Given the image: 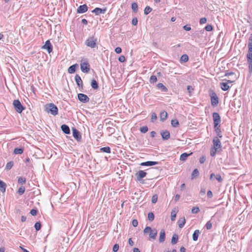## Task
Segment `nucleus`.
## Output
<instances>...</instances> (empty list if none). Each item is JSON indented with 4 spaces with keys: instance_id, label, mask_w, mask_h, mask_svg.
Instances as JSON below:
<instances>
[{
    "instance_id": "27",
    "label": "nucleus",
    "mask_w": 252,
    "mask_h": 252,
    "mask_svg": "<svg viewBox=\"0 0 252 252\" xmlns=\"http://www.w3.org/2000/svg\"><path fill=\"white\" fill-rule=\"evenodd\" d=\"M6 184L1 180H0V190L2 192L5 191Z\"/></svg>"
},
{
    "instance_id": "56",
    "label": "nucleus",
    "mask_w": 252,
    "mask_h": 252,
    "mask_svg": "<svg viewBox=\"0 0 252 252\" xmlns=\"http://www.w3.org/2000/svg\"><path fill=\"white\" fill-rule=\"evenodd\" d=\"M183 29L186 31H189L191 30V27L190 25L187 24L185 25L183 27Z\"/></svg>"
},
{
    "instance_id": "20",
    "label": "nucleus",
    "mask_w": 252,
    "mask_h": 252,
    "mask_svg": "<svg viewBox=\"0 0 252 252\" xmlns=\"http://www.w3.org/2000/svg\"><path fill=\"white\" fill-rule=\"evenodd\" d=\"M214 130L217 134V136H216L215 137H218L219 139L220 138H222V132H221V130L220 129V126L214 127Z\"/></svg>"
},
{
    "instance_id": "44",
    "label": "nucleus",
    "mask_w": 252,
    "mask_h": 252,
    "mask_svg": "<svg viewBox=\"0 0 252 252\" xmlns=\"http://www.w3.org/2000/svg\"><path fill=\"white\" fill-rule=\"evenodd\" d=\"M179 124V122L177 119L172 120L171 121V125L174 127H176Z\"/></svg>"
},
{
    "instance_id": "16",
    "label": "nucleus",
    "mask_w": 252,
    "mask_h": 252,
    "mask_svg": "<svg viewBox=\"0 0 252 252\" xmlns=\"http://www.w3.org/2000/svg\"><path fill=\"white\" fill-rule=\"evenodd\" d=\"M75 80L76 83L77 85L79 88H81L83 89V81L80 77V76L78 74H76L75 76Z\"/></svg>"
},
{
    "instance_id": "39",
    "label": "nucleus",
    "mask_w": 252,
    "mask_h": 252,
    "mask_svg": "<svg viewBox=\"0 0 252 252\" xmlns=\"http://www.w3.org/2000/svg\"><path fill=\"white\" fill-rule=\"evenodd\" d=\"M152 10V8L149 6H146L144 9V13L145 15H148Z\"/></svg>"
},
{
    "instance_id": "50",
    "label": "nucleus",
    "mask_w": 252,
    "mask_h": 252,
    "mask_svg": "<svg viewBox=\"0 0 252 252\" xmlns=\"http://www.w3.org/2000/svg\"><path fill=\"white\" fill-rule=\"evenodd\" d=\"M157 119V114L155 112L152 113L151 121L152 122H154Z\"/></svg>"
},
{
    "instance_id": "4",
    "label": "nucleus",
    "mask_w": 252,
    "mask_h": 252,
    "mask_svg": "<svg viewBox=\"0 0 252 252\" xmlns=\"http://www.w3.org/2000/svg\"><path fill=\"white\" fill-rule=\"evenodd\" d=\"M211 97V104L213 106H216L219 103V98L216 93L213 90H210L209 92Z\"/></svg>"
},
{
    "instance_id": "46",
    "label": "nucleus",
    "mask_w": 252,
    "mask_h": 252,
    "mask_svg": "<svg viewBox=\"0 0 252 252\" xmlns=\"http://www.w3.org/2000/svg\"><path fill=\"white\" fill-rule=\"evenodd\" d=\"M25 191V188L23 186L20 187L18 190V192L20 195L23 194Z\"/></svg>"
},
{
    "instance_id": "38",
    "label": "nucleus",
    "mask_w": 252,
    "mask_h": 252,
    "mask_svg": "<svg viewBox=\"0 0 252 252\" xmlns=\"http://www.w3.org/2000/svg\"><path fill=\"white\" fill-rule=\"evenodd\" d=\"M247 61L249 64V71L250 73H252V59H247Z\"/></svg>"
},
{
    "instance_id": "7",
    "label": "nucleus",
    "mask_w": 252,
    "mask_h": 252,
    "mask_svg": "<svg viewBox=\"0 0 252 252\" xmlns=\"http://www.w3.org/2000/svg\"><path fill=\"white\" fill-rule=\"evenodd\" d=\"M248 52L247 54V59H252V33L250 34L248 44Z\"/></svg>"
},
{
    "instance_id": "19",
    "label": "nucleus",
    "mask_w": 252,
    "mask_h": 252,
    "mask_svg": "<svg viewBox=\"0 0 252 252\" xmlns=\"http://www.w3.org/2000/svg\"><path fill=\"white\" fill-rule=\"evenodd\" d=\"M61 128L62 131L64 134H70V128H69V127L67 125H66L65 124H63L61 126Z\"/></svg>"
},
{
    "instance_id": "61",
    "label": "nucleus",
    "mask_w": 252,
    "mask_h": 252,
    "mask_svg": "<svg viewBox=\"0 0 252 252\" xmlns=\"http://www.w3.org/2000/svg\"><path fill=\"white\" fill-rule=\"evenodd\" d=\"M138 23V20L137 18L135 17L133 18L132 20V24L134 26H136L137 25Z\"/></svg>"
},
{
    "instance_id": "54",
    "label": "nucleus",
    "mask_w": 252,
    "mask_h": 252,
    "mask_svg": "<svg viewBox=\"0 0 252 252\" xmlns=\"http://www.w3.org/2000/svg\"><path fill=\"white\" fill-rule=\"evenodd\" d=\"M215 178L216 179V180L220 183H221L222 182V178H221V176L220 174H217L215 176Z\"/></svg>"
},
{
    "instance_id": "40",
    "label": "nucleus",
    "mask_w": 252,
    "mask_h": 252,
    "mask_svg": "<svg viewBox=\"0 0 252 252\" xmlns=\"http://www.w3.org/2000/svg\"><path fill=\"white\" fill-rule=\"evenodd\" d=\"M13 166V162L12 161H9L7 163L5 166V169L9 170L11 169Z\"/></svg>"
},
{
    "instance_id": "11",
    "label": "nucleus",
    "mask_w": 252,
    "mask_h": 252,
    "mask_svg": "<svg viewBox=\"0 0 252 252\" xmlns=\"http://www.w3.org/2000/svg\"><path fill=\"white\" fill-rule=\"evenodd\" d=\"M147 173L143 170H139L135 173L136 181L141 182L142 178L146 177Z\"/></svg>"
},
{
    "instance_id": "63",
    "label": "nucleus",
    "mask_w": 252,
    "mask_h": 252,
    "mask_svg": "<svg viewBox=\"0 0 252 252\" xmlns=\"http://www.w3.org/2000/svg\"><path fill=\"white\" fill-rule=\"evenodd\" d=\"M37 210L32 209L30 211V214L32 216H35L37 214Z\"/></svg>"
},
{
    "instance_id": "13",
    "label": "nucleus",
    "mask_w": 252,
    "mask_h": 252,
    "mask_svg": "<svg viewBox=\"0 0 252 252\" xmlns=\"http://www.w3.org/2000/svg\"><path fill=\"white\" fill-rule=\"evenodd\" d=\"M72 134L74 138L78 141H80L82 138L80 132L75 128L72 129Z\"/></svg>"
},
{
    "instance_id": "28",
    "label": "nucleus",
    "mask_w": 252,
    "mask_h": 252,
    "mask_svg": "<svg viewBox=\"0 0 252 252\" xmlns=\"http://www.w3.org/2000/svg\"><path fill=\"white\" fill-rule=\"evenodd\" d=\"M92 88L94 90H97L98 89V84L97 81L93 79L92 80L91 84Z\"/></svg>"
},
{
    "instance_id": "51",
    "label": "nucleus",
    "mask_w": 252,
    "mask_h": 252,
    "mask_svg": "<svg viewBox=\"0 0 252 252\" xmlns=\"http://www.w3.org/2000/svg\"><path fill=\"white\" fill-rule=\"evenodd\" d=\"M157 81V77L155 75H152L151 76L150 79V82L151 83H154Z\"/></svg>"
},
{
    "instance_id": "31",
    "label": "nucleus",
    "mask_w": 252,
    "mask_h": 252,
    "mask_svg": "<svg viewBox=\"0 0 252 252\" xmlns=\"http://www.w3.org/2000/svg\"><path fill=\"white\" fill-rule=\"evenodd\" d=\"M185 223H186V219H185V218L184 217L182 219L179 220H178V225H179V227L180 228H183L184 226V225L185 224Z\"/></svg>"
},
{
    "instance_id": "29",
    "label": "nucleus",
    "mask_w": 252,
    "mask_h": 252,
    "mask_svg": "<svg viewBox=\"0 0 252 252\" xmlns=\"http://www.w3.org/2000/svg\"><path fill=\"white\" fill-rule=\"evenodd\" d=\"M167 117V113L165 111H163L160 113V119L162 121H164Z\"/></svg>"
},
{
    "instance_id": "34",
    "label": "nucleus",
    "mask_w": 252,
    "mask_h": 252,
    "mask_svg": "<svg viewBox=\"0 0 252 252\" xmlns=\"http://www.w3.org/2000/svg\"><path fill=\"white\" fill-rule=\"evenodd\" d=\"M157 87L158 89H161V90L163 92H166L167 91V88L164 85H163L162 83L158 84Z\"/></svg>"
},
{
    "instance_id": "18",
    "label": "nucleus",
    "mask_w": 252,
    "mask_h": 252,
    "mask_svg": "<svg viewBox=\"0 0 252 252\" xmlns=\"http://www.w3.org/2000/svg\"><path fill=\"white\" fill-rule=\"evenodd\" d=\"M158 164V162L157 161H147L146 162H143L140 163V165L144 166H150L153 165H155Z\"/></svg>"
},
{
    "instance_id": "64",
    "label": "nucleus",
    "mask_w": 252,
    "mask_h": 252,
    "mask_svg": "<svg viewBox=\"0 0 252 252\" xmlns=\"http://www.w3.org/2000/svg\"><path fill=\"white\" fill-rule=\"evenodd\" d=\"M125 60H126L125 57L124 56H121L120 57H119V58L118 59L119 61L121 63L124 62Z\"/></svg>"
},
{
    "instance_id": "26",
    "label": "nucleus",
    "mask_w": 252,
    "mask_h": 252,
    "mask_svg": "<svg viewBox=\"0 0 252 252\" xmlns=\"http://www.w3.org/2000/svg\"><path fill=\"white\" fill-rule=\"evenodd\" d=\"M200 233V231L198 229L194 231L192 234V239L193 241H196L197 240Z\"/></svg>"
},
{
    "instance_id": "41",
    "label": "nucleus",
    "mask_w": 252,
    "mask_h": 252,
    "mask_svg": "<svg viewBox=\"0 0 252 252\" xmlns=\"http://www.w3.org/2000/svg\"><path fill=\"white\" fill-rule=\"evenodd\" d=\"M26 178L23 177H19L18 179V182L21 184H24L26 183Z\"/></svg>"
},
{
    "instance_id": "12",
    "label": "nucleus",
    "mask_w": 252,
    "mask_h": 252,
    "mask_svg": "<svg viewBox=\"0 0 252 252\" xmlns=\"http://www.w3.org/2000/svg\"><path fill=\"white\" fill-rule=\"evenodd\" d=\"M42 49L47 50L48 53H50L53 51V46L49 40H47L45 44L42 47Z\"/></svg>"
},
{
    "instance_id": "3",
    "label": "nucleus",
    "mask_w": 252,
    "mask_h": 252,
    "mask_svg": "<svg viewBox=\"0 0 252 252\" xmlns=\"http://www.w3.org/2000/svg\"><path fill=\"white\" fill-rule=\"evenodd\" d=\"M97 38L94 36L89 37L85 41V45L91 48H95L97 45Z\"/></svg>"
},
{
    "instance_id": "47",
    "label": "nucleus",
    "mask_w": 252,
    "mask_h": 252,
    "mask_svg": "<svg viewBox=\"0 0 252 252\" xmlns=\"http://www.w3.org/2000/svg\"><path fill=\"white\" fill-rule=\"evenodd\" d=\"M204 30L208 32H211L213 30V27L212 25H207L205 26Z\"/></svg>"
},
{
    "instance_id": "2",
    "label": "nucleus",
    "mask_w": 252,
    "mask_h": 252,
    "mask_svg": "<svg viewBox=\"0 0 252 252\" xmlns=\"http://www.w3.org/2000/svg\"><path fill=\"white\" fill-rule=\"evenodd\" d=\"M145 234L150 232L149 240H155L157 235V230L156 229H152L150 226H146L143 230Z\"/></svg>"
},
{
    "instance_id": "1",
    "label": "nucleus",
    "mask_w": 252,
    "mask_h": 252,
    "mask_svg": "<svg viewBox=\"0 0 252 252\" xmlns=\"http://www.w3.org/2000/svg\"><path fill=\"white\" fill-rule=\"evenodd\" d=\"M45 110L51 113L53 116H56L58 114V108L54 103H49L45 106Z\"/></svg>"
},
{
    "instance_id": "21",
    "label": "nucleus",
    "mask_w": 252,
    "mask_h": 252,
    "mask_svg": "<svg viewBox=\"0 0 252 252\" xmlns=\"http://www.w3.org/2000/svg\"><path fill=\"white\" fill-rule=\"evenodd\" d=\"M165 239V233L164 229H161L159 233V242L163 243Z\"/></svg>"
},
{
    "instance_id": "9",
    "label": "nucleus",
    "mask_w": 252,
    "mask_h": 252,
    "mask_svg": "<svg viewBox=\"0 0 252 252\" xmlns=\"http://www.w3.org/2000/svg\"><path fill=\"white\" fill-rule=\"evenodd\" d=\"M213 148L221 151L222 145L220 139L218 137H214L213 139Z\"/></svg>"
},
{
    "instance_id": "8",
    "label": "nucleus",
    "mask_w": 252,
    "mask_h": 252,
    "mask_svg": "<svg viewBox=\"0 0 252 252\" xmlns=\"http://www.w3.org/2000/svg\"><path fill=\"white\" fill-rule=\"evenodd\" d=\"M80 68L81 71L84 73H88L90 70V65L87 61L83 62L80 63Z\"/></svg>"
},
{
    "instance_id": "49",
    "label": "nucleus",
    "mask_w": 252,
    "mask_h": 252,
    "mask_svg": "<svg viewBox=\"0 0 252 252\" xmlns=\"http://www.w3.org/2000/svg\"><path fill=\"white\" fill-rule=\"evenodd\" d=\"M148 130V127L147 126H144L140 127V131L143 133H145Z\"/></svg>"
},
{
    "instance_id": "57",
    "label": "nucleus",
    "mask_w": 252,
    "mask_h": 252,
    "mask_svg": "<svg viewBox=\"0 0 252 252\" xmlns=\"http://www.w3.org/2000/svg\"><path fill=\"white\" fill-rule=\"evenodd\" d=\"M119 248V246L118 244H115L113 247V251L114 252H117Z\"/></svg>"
},
{
    "instance_id": "25",
    "label": "nucleus",
    "mask_w": 252,
    "mask_h": 252,
    "mask_svg": "<svg viewBox=\"0 0 252 252\" xmlns=\"http://www.w3.org/2000/svg\"><path fill=\"white\" fill-rule=\"evenodd\" d=\"M199 174V172L197 168L194 169L191 173V179H193L196 178L198 176Z\"/></svg>"
},
{
    "instance_id": "52",
    "label": "nucleus",
    "mask_w": 252,
    "mask_h": 252,
    "mask_svg": "<svg viewBox=\"0 0 252 252\" xmlns=\"http://www.w3.org/2000/svg\"><path fill=\"white\" fill-rule=\"evenodd\" d=\"M205 227L207 229L209 230L211 229L212 227V224L211 221H208L205 224Z\"/></svg>"
},
{
    "instance_id": "58",
    "label": "nucleus",
    "mask_w": 252,
    "mask_h": 252,
    "mask_svg": "<svg viewBox=\"0 0 252 252\" xmlns=\"http://www.w3.org/2000/svg\"><path fill=\"white\" fill-rule=\"evenodd\" d=\"M207 22V19L205 17H203V18H201L200 19V21H199V23L200 24L202 25V24H205Z\"/></svg>"
},
{
    "instance_id": "48",
    "label": "nucleus",
    "mask_w": 252,
    "mask_h": 252,
    "mask_svg": "<svg viewBox=\"0 0 252 252\" xmlns=\"http://www.w3.org/2000/svg\"><path fill=\"white\" fill-rule=\"evenodd\" d=\"M176 217V212L175 211L173 210L171 213V220L172 221H174L175 220Z\"/></svg>"
},
{
    "instance_id": "10",
    "label": "nucleus",
    "mask_w": 252,
    "mask_h": 252,
    "mask_svg": "<svg viewBox=\"0 0 252 252\" xmlns=\"http://www.w3.org/2000/svg\"><path fill=\"white\" fill-rule=\"evenodd\" d=\"M77 96L78 100L83 103H87L90 100L89 97L86 94H77Z\"/></svg>"
},
{
    "instance_id": "60",
    "label": "nucleus",
    "mask_w": 252,
    "mask_h": 252,
    "mask_svg": "<svg viewBox=\"0 0 252 252\" xmlns=\"http://www.w3.org/2000/svg\"><path fill=\"white\" fill-rule=\"evenodd\" d=\"M132 224L134 227H136L138 224V222L137 220L134 219L132 221Z\"/></svg>"
},
{
    "instance_id": "23",
    "label": "nucleus",
    "mask_w": 252,
    "mask_h": 252,
    "mask_svg": "<svg viewBox=\"0 0 252 252\" xmlns=\"http://www.w3.org/2000/svg\"><path fill=\"white\" fill-rule=\"evenodd\" d=\"M192 154V152L190 153L189 154H188L187 153H184L182 154L180 157V160L181 161H185L187 159L188 157L190 156Z\"/></svg>"
},
{
    "instance_id": "55",
    "label": "nucleus",
    "mask_w": 252,
    "mask_h": 252,
    "mask_svg": "<svg viewBox=\"0 0 252 252\" xmlns=\"http://www.w3.org/2000/svg\"><path fill=\"white\" fill-rule=\"evenodd\" d=\"M187 90L188 93L189 94V95H190L191 94L193 93V88L191 86H188Z\"/></svg>"
},
{
    "instance_id": "22",
    "label": "nucleus",
    "mask_w": 252,
    "mask_h": 252,
    "mask_svg": "<svg viewBox=\"0 0 252 252\" xmlns=\"http://www.w3.org/2000/svg\"><path fill=\"white\" fill-rule=\"evenodd\" d=\"M78 65L76 63L70 66L68 68V72L70 74L74 73L76 71V68Z\"/></svg>"
},
{
    "instance_id": "36",
    "label": "nucleus",
    "mask_w": 252,
    "mask_h": 252,
    "mask_svg": "<svg viewBox=\"0 0 252 252\" xmlns=\"http://www.w3.org/2000/svg\"><path fill=\"white\" fill-rule=\"evenodd\" d=\"M220 151V150H219L217 149H216L215 148H212L210 150V155L212 157H214L216 155L217 152H219Z\"/></svg>"
},
{
    "instance_id": "24",
    "label": "nucleus",
    "mask_w": 252,
    "mask_h": 252,
    "mask_svg": "<svg viewBox=\"0 0 252 252\" xmlns=\"http://www.w3.org/2000/svg\"><path fill=\"white\" fill-rule=\"evenodd\" d=\"M220 86L221 89L224 91H227L230 88L229 86L227 84V83L226 82L220 83Z\"/></svg>"
},
{
    "instance_id": "53",
    "label": "nucleus",
    "mask_w": 252,
    "mask_h": 252,
    "mask_svg": "<svg viewBox=\"0 0 252 252\" xmlns=\"http://www.w3.org/2000/svg\"><path fill=\"white\" fill-rule=\"evenodd\" d=\"M158 198V197L157 194L153 195L152 198V202L154 204H155L157 202Z\"/></svg>"
},
{
    "instance_id": "45",
    "label": "nucleus",
    "mask_w": 252,
    "mask_h": 252,
    "mask_svg": "<svg viewBox=\"0 0 252 252\" xmlns=\"http://www.w3.org/2000/svg\"><path fill=\"white\" fill-rule=\"evenodd\" d=\"M200 212V209L198 207H194L191 209V213L192 214H197Z\"/></svg>"
},
{
    "instance_id": "59",
    "label": "nucleus",
    "mask_w": 252,
    "mask_h": 252,
    "mask_svg": "<svg viewBox=\"0 0 252 252\" xmlns=\"http://www.w3.org/2000/svg\"><path fill=\"white\" fill-rule=\"evenodd\" d=\"M205 160H206V158L204 156L201 157L199 158V162L201 164L204 163L205 162Z\"/></svg>"
},
{
    "instance_id": "42",
    "label": "nucleus",
    "mask_w": 252,
    "mask_h": 252,
    "mask_svg": "<svg viewBox=\"0 0 252 252\" xmlns=\"http://www.w3.org/2000/svg\"><path fill=\"white\" fill-rule=\"evenodd\" d=\"M34 227L36 231H39L41 229V223L38 221L36 222L34 224Z\"/></svg>"
},
{
    "instance_id": "14",
    "label": "nucleus",
    "mask_w": 252,
    "mask_h": 252,
    "mask_svg": "<svg viewBox=\"0 0 252 252\" xmlns=\"http://www.w3.org/2000/svg\"><path fill=\"white\" fill-rule=\"evenodd\" d=\"M106 8L102 9L100 8L96 7L94 10H93L92 12L95 13L96 15H99L101 14H104L106 12Z\"/></svg>"
},
{
    "instance_id": "17",
    "label": "nucleus",
    "mask_w": 252,
    "mask_h": 252,
    "mask_svg": "<svg viewBox=\"0 0 252 252\" xmlns=\"http://www.w3.org/2000/svg\"><path fill=\"white\" fill-rule=\"evenodd\" d=\"M88 7L86 4L80 5L77 9V12L78 13H84L88 11Z\"/></svg>"
},
{
    "instance_id": "62",
    "label": "nucleus",
    "mask_w": 252,
    "mask_h": 252,
    "mask_svg": "<svg viewBox=\"0 0 252 252\" xmlns=\"http://www.w3.org/2000/svg\"><path fill=\"white\" fill-rule=\"evenodd\" d=\"M203 32H204V30H202L200 32L196 31L194 33V36H196V37H199V33H203Z\"/></svg>"
},
{
    "instance_id": "5",
    "label": "nucleus",
    "mask_w": 252,
    "mask_h": 252,
    "mask_svg": "<svg viewBox=\"0 0 252 252\" xmlns=\"http://www.w3.org/2000/svg\"><path fill=\"white\" fill-rule=\"evenodd\" d=\"M13 105L15 111L21 113L25 109V107L22 105L21 102L18 99L14 100L13 102Z\"/></svg>"
},
{
    "instance_id": "15",
    "label": "nucleus",
    "mask_w": 252,
    "mask_h": 252,
    "mask_svg": "<svg viewBox=\"0 0 252 252\" xmlns=\"http://www.w3.org/2000/svg\"><path fill=\"white\" fill-rule=\"evenodd\" d=\"M160 134L163 140H168L170 138V134L169 131L167 130L161 131Z\"/></svg>"
},
{
    "instance_id": "32",
    "label": "nucleus",
    "mask_w": 252,
    "mask_h": 252,
    "mask_svg": "<svg viewBox=\"0 0 252 252\" xmlns=\"http://www.w3.org/2000/svg\"><path fill=\"white\" fill-rule=\"evenodd\" d=\"M178 240V235L176 234H174L172 236V239H171V244L172 245L176 244Z\"/></svg>"
},
{
    "instance_id": "30",
    "label": "nucleus",
    "mask_w": 252,
    "mask_h": 252,
    "mask_svg": "<svg viewBox=\"0 0 252 252\" xmlns=\"http://www.w3.org/2000/svg\"><path fill=\"white\" fill-rule=\"evenodd\" d=\"M188 60H189L188 56L187 54H184L181 57L180 61L181 63H183L187 62L188 61Z\"/></svg>"
},
{
    "instance_id": "33",
    "label": "nucleus",
    "mask_w": 252,
    "mask_h": 252,
    "mask_svg": "<svg viewBox=\"0 0 252 252\" xmlns=\"http://www.w3.org/2000/svg\"><path fill=\"white\" fill-rule=\"evenodd\" d=\"M23 148H16L14 150L13 153L14 154H22L23 153Z\"/></svg>"
},
{
    "instance_id": "43",
    "label": "nucleus",
    "mask_w": 252,
    "mask_h": 252,
    "mask_svg": "<svg viewBox=\"0 0 252 252\" xmlns=\"http://www.w3.org/2000/svg\"><path fill=\"white\" fill-rule=\"evenodd\" d=\"M148 220L150 221H153L155 218V216H154V213L152 212L149 213L148 214Z\"/></svg>"
},
{
    "instance_id": "35",
    "label": "nucleus",
    "mask_w": 252,
    "mask_h": 252,
    "mask_svg": "<svg viewBox=\"0 0 252 252\" xmlns=\"http://www.w3.org/2000/svg\"><path fill=\"white\" fill-rule=\"evenodd\" d=\"M100 151L102 152L106 153L108 154L111 153V149L108 146L101 148L100 149Z\"/></svg>"
},
{
    "instance_id": "6",
    "label": "nucleus",
    "mask_w": 252,
    "mask_h": 252,
    "mask_svg": "<svg viewBox=\"0 0 252 252\" xmlns=\"http://www.w3.org/2000/svg\"><path fill=\"white\" fill-rule=\"evenodd\" d=\"M213 119L214 121V127L220 126V123L221 122V119L218 113L214 112L213 113Z\"/></svg>"
},
{
    "instance_id": "37",
    "label": "nucleus",
    "mask_w": 252,
    "mask_h": 252,
    "mask_svg": "<svg viewBox=\"0 0 252 252\" xmlns=\"http://www.w3.org/2000/svg\"><path fill=\"white\" fill-rule=\"evenodd\" d=\"M131 9L133 12L136 13L138 11V4L136 2H133L131 4Z\"/></svg>"
}]
</instances>
